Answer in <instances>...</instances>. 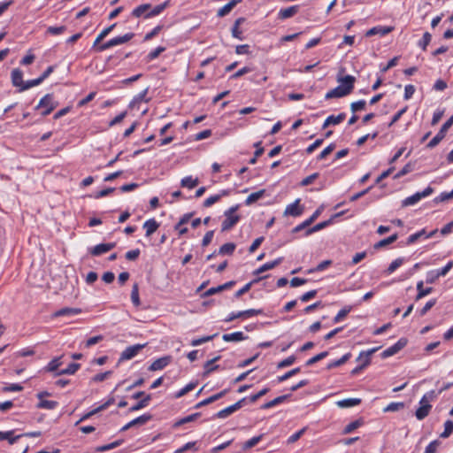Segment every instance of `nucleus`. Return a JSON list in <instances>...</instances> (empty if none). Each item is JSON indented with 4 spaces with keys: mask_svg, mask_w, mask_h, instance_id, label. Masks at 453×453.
Wrapping results in <instances>:
<instances>
[{
    "mask_svg": "<svg viewBox=\"0 0 453 453\" xmlns=\"http://www.w3.org/2000/svg\"><path fill=\"white\" fill-rule=\"evenodd\" d=\"M337 81L340 83V85L329 90L326 94V100H329L332 98H341L349 95L354 88L356 78L352 75H346L343 77L337 76Z\"/></svg>",
    "mask_w": 453,
    "mask_h": 453,
    "instance_id": "obj_1",
    "label": "nucleus"
},
{
    "mask_svg": "<svg viewBox=\"0 0 453 453\" xmlns=\"http://www.w3.org/2000/svg\"><path fill=\"white\" fill-rule=\"evenodd\" d=\"M58 105V103L54 100V96L52 94L45 95L39 102L36 109L45 108L42 111V116H47L51 113V111Z\"/></svg>",
    "mask_w": 453,
    "mask_h": 453,
    "instance_id": "obj_2",
    "label": "nucleus"
},
{
    "mask_svg": "<svg viewBox=\"0 0 453 453\" xmlns=\"http://www.w3.org/2000/svg\"><path fill=\"white\" fill-rule=\"evenodd\" d=\"M453 125V115L441 126L437 134L426 144L428 149H433L437 146L441 141L446 136L448 130Z\"/></svg>",
    "mask_w": 453,
    "mask_h": 453,
    "instance_id": "obj_3",
    "label": "nucleus"
},
{
    "mask_svg": "<svg viewBox=\"0 0 453 453\" xmlns=\"http://www.w3.org/2000/svg\"><path fill=\"white\" fill-rule=\"evenodd\" d=\"M239 205L232 206L225 211V219L222 221L221 226H233L239 221V215L236 213Z\"/></svg>",
    "mask_w": 453,
    "mask_h": 453,
    "instance_id": "obj_4",
    "label": "nucleus"
},
{
    "mask_svg": "<svg viewBox=\"0 0 453 453\" xmlns=\"http://www.w3.org/2000/svg\"><path fill=\"white\" fill-rule=\"evenodd\" d=\"M147 343L135 344L126 348L119 357V361L129 360L134 357L142 349L146 347Z\"/></svg>",
    "mask_w": 453,
    "mask_h": 453,
    "instance_id": "obj_5",
    "label": "nucleus"
},
{
    "mask_svg": "<svg viewBox=\"0 0 453 453\" xmlns=\"http://www.w3.org/2000/svg\"><path fill=\"white\" fill-rule=\"evenodd\" d=\"M434 189L431 187H427L423 190L422 192H417L414 195L407 197L403 201V205L404 206H410L417 203L418 201H420L423 197L428 196L433 193Z\"/></svg>",
    "mask_w": 453,
    "mask_h": 453,
    "instance_id": "obj_6",
    "label": "nucleus"
},
{
    "mask_svg": "<svg viewBox=\"0 0 453 453\" xmlns=\"http://www.w3.org/2000/svg\"><path fill=\"white\" fill-rule=\"evenodd\" d=\"M407 344V340L405 338H401L398 340V342L394 344L393 346L386 349L382 353L381 357L382 358H387L391 356L395 355L398 353L401 349H403Z\"/></svg>",
    "mask_w": 453,
    "mask_h": 453,
    "instance_id": "obj_7",
    "label": "nucleus"
},
{
    "mask_svg": "<svg viewBox=\"0 0 453 453\" xmlns=\"http://www.w3.org/2000/svg\"><path fill=\"white\" fill-rule=\"evenodd\" d=\"M436 232H437V229L431 231L430 233H426L425 231V229L423 228L422 230L418 231V233L411 234L407 238V241L404 242V244L410 245V244L415 243L417 241H418L420 239L426 240L427 238L434 236L436 234Z\"/></svg>",
    "mask_w": 453,
    "mask_h": 453,
    "instance_id": "obj_8",
    "label": "nucleus"
},
{
    "mask_svg": "<svg viewBox=\"0 0 453 453\" xmlns=\"http://www.w3.org/2000/svg\"><path fill=\"white\" fill-rule=\"evenodd\" d=\"M303 212V207L300 204V199H296L294 203L288 204L284 211L286 216L297 217Z\"/></svg>",
    "mask_w": 453,
    "mask_h": 453,
    "instance_id": "obj_9",
    "label": "nucleus"
},
{
    "mask_svg": "<svg viewBox=\"0 0 453 453\" xmlns=\"http://www.w3.org/2000/svg\"><path fill=\"white\" fill-rule=\"evenodd\" d=\"M115 246L114 242L100 243L91 248L89 252L92 256H100L111 250Z\"/></svg>",
    "mask_w": 453,
    "mask_h": 453,
    "instance_id": "obj_10",
    "label": "nucleus"
},
{
    "mask_svg": "<svg viewBox=\"0 0 453 453\" xmlns=\"http://www.w3.org/2000/svg\"><path fill=\"white\" fill-rule=\"evenodd\" d=\"M393 30H394L393 27H382V26L373 27L371 29L366 31L365 36L371 37L375 35H380V36H384V35L389 34L390 32H392Z\"/></svg>",
    "mask_w": 453,
    "mask_h": 453,
    "instance_id": "obj_11",
    "label": "nucleus"
},
{
    "mask_svg": "<svg viewBox=\"0 0 453 453\" xmlns=\"http://www.w3.org/2000/svg\"><path fill=\"white\" fill-rule=\"evenodd\" d=\"M171 357L165 356L155 360L149 367L150 371H158L164 369L171 362Z\"/></svg>",
    "mask_w": 453,
    "mask_h": 453,
    "instance_id": "obj_12",
    "label": "nucleus"
},
{
    "mask_svg": "<svg viewBox=\"0 0 453 453\" xmlns=\"http://www.w3.org/2000/svg\"><path fill=\"white\" fill-rule=\"evenodd\" d=\"M81 312V310L79 309V308L65 307V308H62V309L55 311L53 313V317L54 318L63 317V316L72 317V316H74V315H78Z\"/></svg>",
    "mask_w": 453,
    "mask_h": 453,
    "instance_id": "obj_13",
    "label": "nucleus"
},
{
    "mask_svg": "<svg viewBox=\"0 0 453 453\" xmlns=\"http://www.w3.org/2000/svg\"><path fill=\"white\" fill-rule=\"evenodd\" d=\"M419 404L420 406L417 409L415 416L418 420H422L428 416L432 409V405L430 403H425L422 402H419Z\"/></svg>",
    "mask_w": 453,
    "mask_h": 453,
    "instance_id": "obj_14",
    "label": "nucleus"
},
{
    "mask_svg": "<svg viewBox=\"0 0 453 453\" xmlns=\"http://www.w3.org/2000/svg\"><path fill=\"white\" fill-rule=\"evenodd\" d=\"M345 118H346V114L344 112H342L340 114H338L337 116L330 115L326 119V120L322 126V128L325 129L330 125H338L341 122H342L345 119Z\"/></svg>",
    "mask_w": 453,
    "mask_h": 453,
    "instance_id": "obj_15",
    "label": "nucleus"
},
{
    "mask_svg": "<svg viewBox=\"0 0 453 453\" xmlns=\"http://www.w3.org/2000/svg\"><path fill=\"white\" fill-rule=\"evenodd\" d=\"M170 1L167 0L158 5H156L154 7L151 6V9L149 12L145 14V19H150L155 16L159 15L165 8L169 6Z\"/></svg>",
    "mask_w": 453,
    "mask_h": 453,
    "instance_id": "obj_16",
    "label": "nucleus"
},
{
    "mask_svg": "<svg viewBox=\"0 0 453 453\" xmlns=\"http://www.w3.org/2000/svg\"><path fill=\"white\" fill-rule=\"evenodd\" d=\"M299 11V5H293L286 9H281L278 13L280 19H286L296 15Z\"/></svg>",
    "mask_w": 453,
    "mask_h": 453,
    "instance_id": "obj_17",
    "label": "nucleus"
},
{
    "mask_svg": "<svg viewBox=\"0 0 453 453\" xmlns=\"http://www.w3.org/2000/svg\"><path fill=\"white\" fill-rule=\"evenodd\" d=\"M227 391H228L227 389H224L221 392H219L218 394H215V395H211V396H210V397L201 401L200 403H198L195 406V408L198 409L200 407H203L204 405L210 404V403H211L220 399L221 397H223L227 393Z\"/></svg>",
    "mask_w": 453,
    "mask_h": 453,
    "instance_id": "obj_18",
    "label": "nucleus"
},
{
    "mask_svg": "<svg viewBox=\"0 0 453 453\" xmlns=\"http://www.w3.org/2000/svg\"><path fill=\"white\" fill-rule=\"evenodd\" d=\"M12 82L14 87H19V88L24 85L23 81V73L19 68L13 69L12 72Z\"/></svg>",
    "mask_w": 453,
    "mask_h": 453,
    "instance_id": "obj_19",
    "label": "nucleus"
},
{
    "mask_svg": "<svg viewBox=\"0 0 453 453\" xmlns=\"http://www.w3.org/2000/svg\"><path fill=\"white\" fill-rule=\"evenodd\" d=\"M397 238H398L397 234H393L390 236H388V238H384V239L377 242L376 243H374L373 249L380 250L381 248H385V247L388 246L389 244L395 242L397 240Z\"/></svg>",
    "mask_w": 453,
    "mask_h": 453,
    "instance_id": "obj_20",
    "label": "nucleus"
},
{
    "mask_svg": "<svg viewBox=\"0 0 453 453\" xmlns=\"http://www.w3.org/2000/svg\"><path fill=\"white\" fill-rule=\"evenodd\" d=\"M282 260H283L282 257H279V258L275 259L274 261L265 263L262 266H260L258 269H257L254 272V274L258 275V274H260V273H264L265 271L273 269L275 266L280 265Z\"/></svg>",
    "mask_w": 453,
    "mask_h": 453,
    "instance_id": "obj_21",
    "label": "nucleus"
},
{
    "mask_svg": "<svg viewBox=\"0 0 453 453\" xmlns=\"http://www.w3.org/2000/svg\"><path fill=\"white\" fill-rule=\"evenodd\" d=\"M150 9H151L150 4H141L133 10L132 16H134L135 18L143 17L145 19V14L147 12H149Z\"/></svg>",
    "mask_w": 453,
    "mask_h": 453,
    "instance_id": "obj_22",
    "label": "nucleus"
},
{
    "mask_svg": "<svg viewBox=\"0 0 453 453\" xmlns=\"http://www.w3.org/2000/svg\"><path fill=\"white\" fill-rule=\"evenodd\" d=\"M241 2L242 0H231L218 11L217 15L219 17H224L227 15L235 7V5Z\"/></svg>",
    "mask_w": 453,
    "mask_h": 453,
    "instance_id": "obj_23",
    "label": "nucleus"
},
{
    "mask_svg": "<svg viewBox=\"0 0 453 453\" xmlns=\"http://www.w3.org/2000/svg\"><path fill=\"white\" fill-rule=\"evenodd\" d=\"M378 349L374 348L368 351H363L359 354L357 360L362 361V365H360V369L365 368L366 365L370 364V357L372 353H374Z\"/></svg>",
    "mask_w": 453,
    "mask_h": 453,
    "instance_id": "obj_24",
    "label": "nucleus"
},
{
    "mask_svg": "<svg viewBox=\"0 0 453 453\" xmlns=\"http://www.w3.org/2000/svg\"><path fill=\"white\" fill-rule=\"evenodd\" d=\"M361 403L360 398H349L340 400L336 403V405L340 408H350L353 406H357Z\"/></svg>",
    "mask_w": 453,
    "mask_h": 453,
    "instance_id": "obj_25",
    "label": "nucleus"
},
{
    "mask_svg": "<svg viewBox=\"0 0 453 453\" xmlns=\"http://www.w3.org/2000/svg\"><path fill=\"white\" fill-rule=\"evenodd\" d=\"M246 338H247V336H245L242 332H234L232 334H225L222 336V339L225 342H240V341L245 340Z\"/></svg>",
    "mask_w": 453,
    "mask_h": 453,
    "instance_id": "obj_26",
    "label": "nucleus"
},
{
    "mask_svg": "<svg viewBox=\"0 0 453 453\" xmlns=\"http://www.w3.org/2000/svg\"><path fill=\"white\" fill-rule=\"evenodd\" d=\"M134 36V33H127L121 36L114 37L111 40L112 47L126 43L129 42L131 39H133Z\"/></svg>",
    "mask_w": 453,
    "mask_h": 453,
    "instance_id": "obj_27",
    "label": "nucleus"
},
{
    "mask_svg": "<svg viewBox=\"0 0 453 453\" xmlns=\"http://www.w3.org/2000/svg\"><path fill=\"white\" fill-rule=\"evenodd\" d=\"M265 193V189H260L257 192H253L251 193L246 199L245 201V204L246 205H250L252 203H254L255 202H257V200L261 199L264 195Z\"/></svg>",
    "mask_w": 453,
    "mask_h": 453,
    "instance_id": "obj_28",
    "label": "nucleus"
},
{
    "mask_svg": "<svg viewBox=\"0 0 453 453\" xmlns=\"http://www.w3.org/2000/svg\"><path fill=\"white\" fill-rule=\"evenodd\" d=\"M150 400H151V395H146L140 402H138L136 404H134L131 408H129V411L133 412V411H139L142 408H145L149 404Z\"/></svg>",
    "mask_w": 453,
    "mask_h": 453,
    "instance_id": "obj_29",
    "label": "nucleus"
},
{
    "mask_svg": "<svg viewBox=\"0 0 453 453\" xmlns=\"http://www.w3.org/2000/svg\"><path fill=\"white\" fill-rule=\"evenodd\" d=\"M227 194H228L227 191L223 190L220 194H217V195L208 197L206 200H204L203 206L204 207L211 206L212 204H214L215 203L219 201L222 196H227Z\"/></svg>",
    "mask_w": 453,
    "mask_h": 453,
    "instance_id": "obj_30",
    "label": "nucleus"
},
{
    "mask_svg": "<svg viewBox=\"0 0 453 453\" xmlns=\"http://www.w3.org/2000/svg\"><path fill=\"white\" fill-rule=\"evenodd\" d=\"M220 358L219 356L211 359V360H208L205 364H204V372H203V375L204 376H207L209 375L211 372L217 370L219 368V365H214L213 364L219 360Z\"/></svg>",
    "mask_w": 453,
    "mask_h": 453,
    "instance_id": "obj_31",
    "label": "nucleus"
},
{
    "mask_svg": "<svg viewBox=\"0 0 453 453\" xmlns=\"http://www.w3.org/2000/svg\"><path fill=\"white\" fill-rule=\"evenodd\" d=\"M81 367V365L78 363H72L68 365L66 369L60 370L56 372V376L63 375V374H74Z\"/></svg>",
    "mask_w": 453,
    "mask_h": 453,
    "instance_id": "obj_32",
    "label": "nucleus"
},
{
    "mask_svg": "<svg viewBox=\"0 0 453 453\" xmlns=\"http://www.w3.org/2000/svg\"><path fill=\"white\" fill-rule=\"evenodd\" d=\"M200 415H201V413L196 412V413L188 415V416H187L185 418H182L180 420H178L177 422H175L173 426L174 427H178V426H182L184 424H187V423H189V422H193V421L196 420L200 417Z\"/></svg>",
    "mask_w": 453,
    "mask_h": 453,
    "instance_id": "obj_33",
    "label": "nucleus"
},
{
    "mask_svg": "<svg viewBox=\"0 0 453 453\" xmlns=\"http://www.w3.org/2000/svg\"><path fill=\"white\" fill-rule=\"evenodd\" d=\"M180 185L181 187L188 188L189 189L194 188L198 185V179H193L192 176H187L181 180Z\"/></svg>",
    "mask_w": 453,
    "mask_h": 453,
    "instance_id": "obj_34",
    "label": "nucleus"
},
{
    "mask_svg": "<svg viewBox=\"0 0 453 453\" xmlns=\"http://www.w3.org/2000/svg\"><path fill=\"white\" fill-rule=\"evenodd\" d=\"M417 290H418V295L416 296V300H419V299L423 298L424 296L429 295L432 292L433 288H424L423 281H419L417 284Z\"/></svg>",
    "mask_w": 453,
    "mask_h": 453,
    "instance_id": "obj_35",
    "label": "nucleus"
},
{
    "mask_svg": "<svg viewBox=\"0 0 453 453\" xmlns=\"http://www.w3.org/2000/svg\"><path fill=\"white\" fill-rule=\"evenodd\" d=\"M131 300H132L133 304L135 307L140 306L141 302H140V297H139V287H138L137 283H134L133 285V288H132V292H131Z\"/></svg>",
    "mask_w": 453,
    "mask_h": 453,
    "instance_id": "obj_36",
    "label": "nucleus"
},
{
    "mask_svg": "<svg viewBox=\"0 0 453 453\" xmlns=\"http://www.w3.org/2000/svg\"><path fill=\"white\" fill-rule=\"evenodd\" d=\"M342 214H343V211L337 212V213L332 215L329 218V219L320 222V223L315 225L314 226H328L329 225L336 224V223H338V221L336 219L338 218H340Z\"/></svg>",
    "mask_w": 453,
    "mask_h": 453,
    "instance_id": "obj_37",
    "label": "nucleus"
},
{
    "mask_svg": "<svg viewBox=\"0 0 453 453\" xmlns=\"http://www.w3.org/2000/svg\"><path fill=\"white\" fill-rule=\"evenodd\" d=\"M62 365V362H61V357H56L54 359H52L49 364L48 365L46 366L45 370L47 372H58V369L59 368V366Z\"/></svg>",
    "mask_w": 453,
    "mask_h": 453,
    "instance_id": "obj_38",
    "label": "nucleus"
},
{
    "mask_svg": "<svg viewBox=\"0 0 453 453\" xmlns=\"http://www.w3.org/2000/svg\"><path fill=\"white\" fill-rule=\"evenodd\" d=\"M151 418H152V416L150 414H143V415L131 420V425H133V426H142V425L146 424L148 421H150Z\"/></svg>",
    "mask_w": 453,
    "mask_h": 453,
    "instance_id": "obj_39",
    "label": "nucleus"
},
{
    "mask_svg": "<svg viewBox=\"0 0 453 453\" xmlns=\"http://www.w3.org/2000/svg\"><path fill=\"white\" fill-rule=\"evenodd\" d=\"M362 419H357L355 421L350 422L349 425H347L343 429V434H347L351 432H353L355 429L360 427L363 425Z\"/></svg>",
    "mask_w": 453,
    "mask_h": 453,
    "instance_id": "obj_40",
    "label": "nucleus"
},
{
    "mask_svg": "<svg viewBox=\"0 0 453 453\" xmlns=\"http://www.w3.org/2000/svg\"><path fill=\"white\" fill-rule=\"evenodd\" d=\"M350 357H351L350 353L345 354L340 359L333 361L330 364H328L327 369H333V368L338 367V366L345 364L349 359Z\"/></svg>",
    "mask_w": 453,
    "mask_h": 453,
    "instance_id": "obj_41",
    "label": "nucleus"
},
{
    "mask_svg": "<svg viewBox=\"0 0 453 453\" xmlns=\"http://www.w3.org/2000/svg\"><path fill=\"white\" fill-rule=\"evenodd\" d=\"M262 437H263V435H258V436H255V437H252L251 439L248 440L247 441L244 442V444L242 446V449L247 450L249 449L253 448L262 440Z\"/></svg>",
    "mask_w": 453,
    "mask_h": 453,
    "instance_id": "obj_42",
    "label": "nucleus"
},
{
    "mask_svg": "<svg viewBox=\"0 0 453 453\" xmlns=\"http://www.w3.org/2000/svg\"><path fill=\"white\" fill-rule=\"evenodd\" d=\"M234 249H235V245L234 243L227 242V243L223 244L219 248V253L221 255H226V254L230 255L234 251Z\"/></svg>",
    "mask_w": 453,
    "mask_h": 453,
    "instance_id": "obj_43",
    "label": "nucleus"
},
{
    "mask_svg": "<svg viewBox=\"0 0 453 453\" xmlns=\"http://www.w3.org/2000/svg\"><path fill=\"white\" fill-rule=\"evenodd\" d=\"M57 406H58V402L49 401V400H41L37 405L38 408L47 409V410H53Z\"/></svg>",
    "mask_w": 453,
    "mask_h": 453,
    "instance_id": "obj_44",
    "label": "nucleus"
},
{
    "mask_svg": "<svg viewBox=\"0 0 453 453\" xmlns=\"http://www.w3.org/2000/svg\"><path fill=\"white\" fill-rule=\"evenodd\" d=\"M453 432V422L447 420L444 424V431L441 434V438H448Z\"/></svg>",
    "mask_w": 453,
    "mask_h": 453,
    "instance_id": "obj_45",
    "label": "nucleus"
},
{
    "mask_svg": "<svg viewBox=\"0 0 453 453\" xmlns=\"http://www.w3.org/2000/svg\"><path fill=\"white\" fill-rule=\"evenodd\" d=\"M196 383H195V382L188 383L186 387H184L183 388H181L180 391H178L176 393L175 397L180 398V397L185 395L187 393L193 390L196 388Z\"/></svg>",
    "mask_w": 453,
    "mask_h": 453,
    "instance_id": "obj_46",
    "label": "nucleus"
},
{
    "mask_svg": "<svg viewBox=\"0 0 453 453\" xmlns=\"http://www.w3.org/2000/svg\"><path fill=\"white\" fill-rule=\"evenodd\" d=\"M261 279H262V278H258V279H257V280H252V281H250V282L247 283L244 287H242L241 289H239V290L235 293V295H234V296H235V297L239 298V297H240V296H242L243 294L247 293V292L250 289L251 286H252L254 283H256V282H257L258 280H260Z\"/></svg>",
    "mask_w": 453,
    "mask_h": 453,
    "instance_id": "obj_47",
    "label": "nucleus"
},
{
    "mask_svg": "<svg viewBox=\"0 0 453 453\" xmlns=\"http://www.w3.org/2000/svg\"><path fill=\"white\" fill-rule=\"evenodd\" d=\"M403 264V258H397L394 260L389 266L388 267L386 273L388 274H391L395 272L398 267H400Z\"/></svg>",
    "mask_w": 453,
    "mask_h": 453,
    "instance_id": "obj_48",
    "label": "nucleus"
},
{
    "mask_svg": "<svg viewBox=\"0 0 453 453\" xmlns=\"http://www.w3.org/2000/svg\"><path fill=\"white\" fill-rule=\"evenodd\" d=\"M165 50V48L163 46H159L150 51L147 56V61L150 62L155 58H157L162 52Z\"/></svg>",
    "mask_w": 453,
    "mask_h": 453,
    "instance_id": "obj_49",
    "label": "nucleus"
},
{
    "mask_svg": "<svg viewBox=\"0 0 453 453\" xmlns=\"http://www.w3.org/2000/svg\"><path fill=\"white\" fill-rule=\"evenodd\" d=\"M431 38H432V35L430 33L428 32H426L424 35H423V37L422 39L418 42V46L422 48L423 50H426V47L427 45L430 43L431 42Z\"/></svg>",
    "mask_w": 453,
    "mask_h": 453,
    "instance_id": "obj_50",
    "label": "nucleus"
},
{
    "mask_svg": "<svg viewBox=\"0 0 453 453\" xmlns=\"http://www.w3.org/2000/svg\"><path fill=\"white\" fill-rule=\"evenodd\" d=\"M328 355V352L327 351H324V352H321L316 356H314L313 357L310 358L307 362H306V365L307 366H311L312 365H314L315 363L322 360L323 358H325L326 357H327Z\"/></svg>",
    "mask_w": 453,
    "mask_h": 453,
    "instance_id": "obj_51",
    "label": "nucleus"
},
{
    "mask_svg": "<svg viewBox=\"0 0 453 453\" xmlns=\"http://www.w3.org/2000/svg\"><path fill=\"white\" fill-rule=\"evenodd\" d=\"M41 83H42V81L40 80V78H37L35 80H30V81L24 82V85H22V87L19 90L21 92V91L27 90L32 87L37 86Z\"/></svg>",
    "mask_w": 453,
    "mask_h": 453,
    "instance_id": "obj_52",
    "label": "nucleus"
},
{
    "mask_svg": "<svg viewBox=\"0 0 453 453\" xmlns=\"http://www.w3.org/2000/svg\"><path fill=\"white\" fill-rule=\"evenodd\" d=\"M365 105H366V103L365 100H359V101L354 102L350 104V110L352 111V112L355 113L357 111L365 110Z\"/></svg>",
    "mask_w": 453,
    "mask_h": 453,
    "instance_id": "obj_53",
    "label": "nucleus"
},
{
    "mask_svg": "<svg viewBox=\"0 0 453 453\" xmlns=\"http://www.w3.org/2000/svg\"><path fill=\"white\" fill-rule=\"evenodd\" d=\"M439 394L436 393L434 390H431L425 394L421 400L419 402L425 403H430V402L434 401Z\"/></svg>",
    "mask_w": 453,
    "mask_h": 453,
    "instance_id": "obj_54",
    "label": "nucleus"
},
{
    "mask_svg": "<svg viewBox=\"0 0 453 453\" xmlns=\"http://www.w3.org/2000/svg\"><path fill=\"white\" fill-rule=\"evenodd\" d=\"M147 93H148V88H145L143 91H142L137 96H135L134 97V99L132 100V102L130 103V107H133L134 104H139L140 102H142L143 100L147 102L148 100L145 99Z\"/></svg>",
    "mask_w": 453,
    "mask_h": 453,
    "instance_id": "obj_55",
    "label": "nucleus"
},
{
    "mask_svg": "<svg viewBox=\"0 0 453 453\" xmlns=\"http://www.w3.org/2000/svg\"><path fill=\"white\" fill-rule=\"evenodd\" d=\"M193 212L184 214L176 223L175 226H182L184 225H187L188 223L191 222V219L193 218Z\"/></svg>",
    "mask_w": 453,
    "mask_h": 453,
    "instance_id": "obj_56",
    "label": "nucleus"
},
{
    "mask_svg": "<svg viewBox=\"0 0 453 453\" xmlns=\"http://www.w3.org/2000/svg\"><path fill=\"white\" fill-rule=\"evenodd\" d=\"M300 371H301V369L299 367L294 368V369L288 371V372H286L285 374H283L282 376L278 377V381L281 382V381L287 380L290 377L299 373Z\"/></svg>",
    "mask_w": 453,
    "mask_h": 453,
    "instance_id": "obj_57",
    "label": "nucleus"
},
{
    "mask_svg": "<svg viewBox=\"0 0 453 453\" xmlns=\"http://www.w3.org/2000/svg\"><path fill=\"white\" fill-rule=\"evenodd\" d=\"M66 30L65 26H60V27H49L47 28V33L52 35H58L63 34Z\"/></svg>",
    "mask_w": 453,
    "mask_h": 453,
    "instance_id": "obj_58",
    "label": "nucleus"
},
{
    "mask_svg": "<svg viewBox=\"0 0 453 453\" xmlns=\"http://www.w3.org/2000/svg\"><path fill=\"white\" fill-rule=\"evenodd\" d=\"M351 311V307H345L342 309L337 315L334 318V322L338 323L340 322L343 318H345L348 313Z\"/></svg>",
    "mask_w": 453,
    "mask_h": 453,
    "instance_id": "obj_59",
    "label": "nucleus"
},
{
    "mask_svg": "<svg viewBox=\"0 0 453 453\" xmlns=\"http://www.w3.org/2000/svg\"><path fill=\"white\" fill-rule=\"evenodd\" d=\"M334 148H335V145L334 143H331L330 145H328L318 156V160H322V159L326 158L330 153L333 152Z\"/></svg>",
    "mask_w": 453,
    "mask_h": 453,
    "instance_id": "obj_60",
    "label": "nucleus"
},
{
    "mask_svg": "<svg viewBox=\"0 0 453 453\" xmlns=\"http://www.w3.org/2000/svg\"><path fill=\"white\" fill-rule=\"evenodd\" d=\"M295 361H296V357L295 356H290V357L283 359L280 363H278L277 367L279 369H280V368H284V367H287V366H290L291 365H293L295 363Z\"/></svg>",
    "mask_w": 453,
    "mask_h": 453,
    "instance_id": "obj_61",
    "label": "nucleus"
},
{
    "mask_svg": "<svg viewBox=\"0 0 453 453\" xmlns=\"http://www.w3.org/2000/svg\"><path fill=\"white\" fill-rule=\"evenodd\" d=\"M404 407V403L402 402L399 403H391L385 409L384 411H396Z\"/></svg>",
    "mask_w": 453,
    "mask_h": 453,
    "instance_id": "obj_62",
    "label": "nucleus"
},
{
    "mask_svg": "<svg viewBox=\"0 0 453 453\" xmlns=\"http://www.w3.org/2000/svg\"><path fill=\"white\" fill-rule=\"evenodd\" d=\"M234 411H233V409H232V406H228L221 411H219L217 414H216V418H225L228 416H230L231 414H233Z\"/></svg>",
    "mask_w": 453,
    "mask_h": 453,
    "instance_id": "obj_63",
    "label": "nucleus"
},
{
    "mask_svg": "<svg viewBox=\"0 0 453 453\" xmlns=\"http://www.w3.org/2000/svg\"><path fill=\"white\" fill-rule=\"evenodd\" d=\"M439 444L440 442L437 440L433 441L426 448L425 453H436Z\"/></svg>",
    "mask_w": 453,
    "mask_h": 453,
    "instance_id": "obj_64",
    "label": "nucleus"
}]
</instances>
